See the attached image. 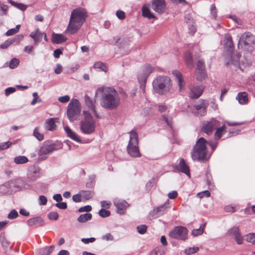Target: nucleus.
Here are the masks:
<instances>
[{"label":"nucleus","mask_w":255,"mask_h":255,"mask_svg":"<svg viewBox=\"0 0 255 255\" xmlns=\"http://www.w3.org/2000/svg\"><path fill=\"white\" fill-rule=\"evenodd\" d=\"M219 122L216 120L212 119L210 121H204L202 123V131L207 135L212 134L213 131L218 126Z\"/></svg>","instance_id":"f8f14e48"},{"label":"nucleus","mask_w":255,"mask_h":255,"mask_svg":"<svg viewBox=\"0 0 255 255\" xmlns=\"http://www.w3.org/2000/svg\"><path fill=\"white\" fill-rule=\"evenodd\" d=\"M209 105V104L207 100L200 99L194 107L197 111H203L206 112L207 108Z\"/></svg>","instance_id":"bb28decb"},{"label":"nucleus","mask_w":255,"mask_h":255,"mask_svg":"<svg viewBox=\"0 0 255 255\" xmlns=\"http://www.w3.org/2000/svg\"><path fill=\"white\" fill-rule=\"evenodd\" d=\"M62 147V144L59 141L52 143L50 141H47L44 142L40 147L38 152V155L39 156H41V158L42 160H45L47 158L46 155Z\"/></svg>","instance_id":"6e6552de"},{"label":"nucleus","mask_w":255,"mask_h":255,"mask_svg":"<svg viewBox=\"0 0 255 255\" xmlns=\"http://www.w3.org/2000/svg\"><path fill=\"white\" fill-rule=\"evenodd\" d=\"M69 120L71 122H74L83 118V113H67Z\"/></svg>","instance_id":"473e14b6"},{"label":"nucleus","mask_w":255,"mask_h":255,"mask_svg":"<svg viewBox=\"0 0 255 255\" xmlns=\"http://www.w3.org/2000/svg\"><path fill=\"white\" fill-rule=\"evenodd\" d=\"M0 242L1 245L4 250H6V249L7 248L9 245V243L8 242V241L5 239L4 237L1 238L0 239Z\"/></svg>","instance_id":"680f3d73"},{"label":"nucleus","mask_w":255,"mask_h":255,"mask_svg":"<svg viewBox=\"0 0 255 255\" xmlns=\"http://www.w3.org/2000/svg\"><path fill=\"white\" fill-rule=\"evenodd\" d=\"M85 103L89 110L91 112H96L95 108L96 100H92L88 95H86L84 96Z\"/></svg>","instance_id":"b1692460"},{"label":"nucleus","mask_w":255,"mask_h":255,"mask_svg":"<svg viewBox=\"0 0 255 255\" xmlns=\"http://www.w3.org/2000/svg\"><path fill=\"white\" fill-rule=\"evenodd\" d=\"M8 2L12 5L15 6V7L17 8L18 9H19L22 11L25 10L27 7V6L26 5H25V4L21 3H17L16 2H14V1H13L12 0H8Z\"/></svg>","instance_id":"ea45409f"},{"label":"nucleus","mask_w":255,"mask_h":255,"mask_svg":"<svg viewBox=\"0 0 255 255\" xmlns=\"http://www.w3.org/2000/svg\"><path fill=\"white\" fill-rule=\"evenodd\" d=\"M39 204L40 205H45L46 204L47 200L46 197L44 195H40L38 199Z\"/></svg>","instance_id":"052dcab7"},{"label":"nucleus","mask_w":255,"mask_h":255,"mask_svg":"<svg viewBox=\"0 0 255 255\" xmlns=\"http://www.w3.org/2000/svg\"><path fill=\"white\" fill-rule=\"evenodd\" d=\"M94 68L95 69H99L102 71L106 72L108 71V67L106 64L101 61L96 62L94 63Z\"/></svg>","instance_id":"58836bf2"},{"label":"nucleus","mask_w":255,"mask_h":255,"mask_svg":"<svg viewBox=\"0 0 255 255\" xmlns=\"http://www.w3.org/2000/svg\"><path fill=\"white\" fill-rule=\"evenodd\" d=\"M204 90L202 85H192L190 87V97L195 99L200 97Z\"/></svg>","instance_id":"dca6fc26"},{"label":"nucleus","mask_w":255,"mask_h":255,"mask_svg":"<svg viewBox=\"0 0 255 255\" xmlns=\"http://www.w3.org/2000/svg\"><path fill=\"white\" fill-rule=\"evenodd\" d=\"M111 214V212L109 210H106L104 209H101L99 211V215L103 218L109 217Z\"/></svg>","instance_id":"de8ad7c7"},{"label":"nucleus","mask_w":255,"mask_h":255,"mask_svg":"<svg viewBox=\"0 0 255 255\" xmlns=\"http://www.w3.org/2000/svg\"><path fill=\"white\" fill-rule=\"evenodd\" d=\"M210 196V193L208 190H205L203 192L197 193V196L200 198H202L204 197H209Z\"/></svg>","instance_id":"13d9d810"},{"label":"nucleus","mask_w":255,"mask_h":255,"mask_svg":"<svg viewBox=\"0 0 255 255\" xmlns=\"http://www.w3.org/2000/svg\"><path fill=\"white\" fill-rule=\"evenodd\" d=\"M246 241L248 242L251 243L253 244H255V234L252 233L246 236Z\"/></svg>","instance_id":"09e8293b"},{"label":"nucleus","mask_w":255,"mask_h":255,"mask_svg":"<svg viewBox=\"0 0 255 255\" xmlns=\"http://www.w3.org/2000/svg\"><path fill=\"white\" fill-rule=\"evenodd\" d=\"M58 100L59 102L65 103L68 102L70 100V97L68 95H65L59 97Z\"/></svg>","instance_id":"0e129e2a"},{"label":"nucleus","mask_w":255,"mask_h":255,"mask_svg":"<svg viewBox=\"0 0 255 255\" xmlns=\"http://www.w3.org/2000/svg\"><path fill=\"white\" fill-rule=\"evenodd\" d=\"M18 216L17 212L14 210L13 209L10 211L9 213L8 214L7 218L9 219H14L16 218Z\"/></svg>","instance_id":"603ef678"},{"label":"nucleus","mask_w":255,"mask_h":255,"mask_svg":"<svg viewBox=\"0 0 255 255\" xmlns=\"http://www.w3.org/2000/svg\"><path fill=\"white\" fill-rule=\"evenodd\" d=\"M255 43V37L250 33L242 34L238 41V46H241L245 50H249Z\"/></svg>","instance_id":"1a4fd4ad"},{"label":"nucleus","mask_w":255,"mask_h":255,"mask_svg":"<svg viewBox=\"0 0 255 255\" xmlns=\"http://www.w3.org/2000/svg\"><path fill=\"white\" fill-rule=\"evenodd\" d=\"M92 208L90 205H86L84 207H82L78 209V212H90L92 210Z\"/></svg>","instance_id":"e2e57ef3"},{"label":"nucleus","mask_w":255,"mask_h":255,"mask_svg":"<svg viewBox=\"0 0 255 255\" xmlns=\"http://www.w3.org/2000/svg\"><path fill=\"white\" fill-rule=\"evenodd\" d=\"M185 61L186 65L189 68H192L193 67V58L191 53L188 52L185 54Z\"/></svg>","instance_id":"72a5a7b5"},{"label":"nucleus","mask_w":255,"mask_h":255,"mask_svg":"<svg viewBox=\"0 0 255 255\" xmlns=\"http://www.w3.org/2000/svg\"><path fill=\"white\" fill-rule=\"evenodd\" d=\"M172 73L177 80V84L179 87V91H181L184 87L182 75L181 73L178 70L173 71Z\"/></svg>","instance_id":"c85d7f7f"},{"label":"nucleus","mask_w":255,"mask_h":255,"mask_svg":"<svg viewBox=\"0 0 255 255\" xmlns=\"http://www.w3.org/2000/svg\"><path fill=\"white\" fill-rule=\"evenodd\" d=\"M81 104L76 99H72L68 104L67 112H81Z\"/></svg>","instance_id":"6ab92c4d"},{"label":"nucleus","mask_w":255,"mask_h":255,"mask_svg":"<svg viewBox=\"0 0 255 255\" xmlns=\"http://www.w3.org/2000/svg\"><path fill=\"white\" fill-rule=\"evenodd\" d=\"M116 15L120 20H123L126 17L125 12L121 10H118L116 11Z\"/></svg>","instance_id":"bf43d9fd"},{"label":"nucleus","mask_w":255,"mask_h":255,"mask_svg":"<svg viewBox=\"0 0 255 255\" xmlns=\"http://www.w3.org/2000/svg\"><path fill=\"white\" fill-rule=\"evenodd\" d=\"M198 251H199L198 247L189 248V249L185 250V253L187 255H190L192 254L196 253Z\"/></svg>","instance_id":"3c124183"},{"label":"nucleus","mask_w":255,"mask_h":255,"mask_svg":"<svg viewBox=\"0 0 255 255\" xmlns=\"http://www.w3.org/2000/svg\"><path fill=\"white\" fill-rule=\"evenodd\" d=\"M95 240V238L93 237L90 238H82L81 239V241L85 244H87L90 243H93Z\"/></svg>","instance_id":"774afa93"},{"label":"nucleus","mask_w":255,"mask_h":255,"mask_svg":"<svg viewBox=\"0 0 255 255\" xmlns=\"http://www.w3.org/2000/svg\"><path fill=\"white\" fill-rule=\"evenodd\" d=\"M33 134L39 141L43 139L44 135L39 132L38 128H35Z\"/></svg>","instance_id":"a18cd8bd"},{"label":"nucleus","mask_w":255,"mask_h":255,"mask_svg":"<svg viewBox=\"0 0 255 255\" xmlns=\"http://www.w3.org/2000/svg\"><path fill=\"white\" fill-rule=\"evenodd\" d=\"M188 28H189V32L190 35H193L196 31V26L195 24V22L194 21H193L192 24H188Z\"/></svg>","instance_id":"49530a36"},{"label":"nucleus","mask_w":255,"mask_h":255,"mask_svg":"<svg viewBox=\"0 0 255 255\" xmlns=\"http://www.w3.org/2000/svg\"><path fill=\"white\" fill-rule=\"evenodd\" d=\"M83 199L87 200L91 199L94 196V192L91 191L82 190L80 192Z\"/></svg>","instance_id":"e433bc0d"},{"label":"nucleus","mask_w":255,"mask_h":255,"mask_svg":"<svg viewBox=\"0 0 255 255\" xmlns=\"http://www.w3.org/2000/svg\"><path fill=\"white\" fill-rule=\"evenodd\" d=\"M67 37L62 34L53 33L51 37V42L54 44H60L67 40Z\"/></svg>","instance_id":"412c9836"},{"label":"nucleus","mask_w":255,"mask_h":255,"mask_svg":"<svg viewBox=\"0 0 255 255\" xmlns=\"http://www.w3.org/2000/svg\"><path fill=\"white\" fill-rule=\"evenodd\" d=\"M216 131L215 133V136L216 139H220L223 135L224 132L225 131L226 126L225 125L220 128H217Z\"/></svg>","instance_id":"4c0bfd02"},{"label":"nucleus","mask_w":255,"mask_h":255,"mask_svg":"<svg viewBox=\"0 0 255 255\" xmlns=\"http://www.w3.org/2000/svg\"><path fill=\"white\" fill-rule=\"evenodd\" d=\"M98 92L101 94L100 104L103 108L108 110H113L119 105L120 98L118 93L114 88H99L96 92L95 97H97Z\"/></svg>","instance_id":"f257e3e1"},{"label":"nucleus","mask_w":255,"mask_h":255,"mask_svg":"<svg viewBox=\"0 0 255 255\" xmlns=\"http://www.w3.org/2000/svg\"><path fill=\"white\" fill-rule=\"evenodd\" d=\"M44 32H41L39 29L37 28L36 30L35 38L34 40V43L37 44L39 42L41 41Z\"/></svg>","instance_id":"79ce46f5"},{"label":"nucleus","mask_w":255,"mask_h":255,"mask_svg":"<svg viewBox=\"0 0 255 255\" xmlns=\"http://www.w3.org/2000/svg\"><path fill=\"white\" fill-rule=\"evenodd\" d=\"M172 73L177 80V84L179 87V91H181L184 87L182 75L181 73L178 70L173 71Z\"/></svg>","instance_id":"cd10ccee"},{"label":"nucleus","mask_w":255,"mask_h":255,"mask_svg":"<svg viewBox=\"0 0 255 255\" xmlns=\"http://www.w3.org/2000/svg\"><path fill=\"white\" fill-rule=\"evenodd\" d=\"M23 39V36L21 34H18L15 36L14 37L8 39L4 43L0 45V48L1 49H6L9 45L14 42L19 43Z\"/></svg>","instance_id":"aec40b11"},{"label":"nucleus","mask_w":255,"mask_h":255,"mask_svg":"<svg viewBox=\"0 0 255 255\" xmlns=\"http://www.w3.org/2000/svg\"><path fill=\"white\" fill-rule=\"evenodd\" d=\"M152 85L155 91L162 95L168 93L172 87L170 79L165 76L157 77L154 80Z\"/></svg>","instance_id":"39448f33"},{"label":"nucleus","mask_w":255,"mask_h":255,"mask_svg":"<svg viewBox=\"0 0 255 255\" xmlns=\"http://www.w3.org/2000/svg\"><path fill=\"white\" fill-rule=\"evenodd\" d=\"M196 78L200 81L205 79L207 77L205 65L204 61L202 59H199L196 63Z\"/></svg>","instance_id":"ddd939ff"},{"label":"nucleus","mask_w":255,"mask_h":255,"mask_svg":"<svg viewBox=\"0 0 255 255\" xmlns=\"http://www.w3.org/2000/svg\"><path fill=\"white\" fill-rule=\"evenodd\" d=\"M92 215L91 213H87L81 215L77 219V221L80 223H85L92 219Z\"/></svg>","instance_id":"f704fd0d"},{"label":"nucleus","mask_w":255,"mask_h":255,"mask_svg":"<svg viewBox=\"0 0 255 255\" xmlns=\"http://www.w3.org/2000/svg\"><path fill=\"white\" fill-rule=\"evenodd\" d=\"M102 240H106V241H113L114 240V237L110 233H107L105 234V235L103 236Z\"/></svg>","instance_id":"338daca9"},{"label":"nucleus","mask_w":255,"mask_h":255,"mask_svg":"<svg viewBox=\"0 0 255 255\" xmlns=\"http://www.w3.org/2000/svg\"><path fill=\"white\" fill-rule=\"evenodd\" d=\"M210 13L212 15L213 18L216 19L217 16V9L214 4H212L210 6Z\"/></svg>","instance_id":"6e6d98bb"},{"label":"nucleus","mask_w":255,"mask_h":255,"mask_svg":"<svg viewBox=\"0 0 255 255\" xmlns=\"http://www.w3.org/2000/svg\"><path fill=\"white\" fill-rule=\"evenodd\" d=\"M236 99L241 104H247L248 102V94L246 92H240L238 93Z\"/></svg>","instance_id":"2f4dec72"},{"label":"nucleus","mask_w":255,"mask_h":255,"mask_svg":"<svg viewBox=\"0 0 255 255\" xmlns=\"http://www.w3.org/2000/svg\"><path fill=\"white\" fill-rule=\"evenodd\" d=\"M58 121L57 118H50L47 120L45 124V129L50 131L55 130L56 128L55 123L58 122Z\"/></svg>","instance_id":"393cba45"},{"label":"nucleus","mask_w":255,"mask_h":255,"mask_svg":"<svg viewBox=\"0 0 255 255\" xmlns=\"http://www.w3.org/2000/svg\"><path fill=\"white\" fill-rule=\"evenodd\" d=\"M175 167L179 171L185 173L189 177L190 176L189 167L183 158L180 159L179 163Z\"/></svg>","instance_id":"a211bd4d"},{"label":"nucleus","mask_w":255,"mask_h":255,"mask_svg":"<svg viewBox=\"0 0 255 255\" xmlns=\"http://www.w3.org/2000/svg\"><path fill=\"white\" fill-rule=\"evenodd\" d=\"M227 234L234 238L238 245H241L243 243V237L241 234L239 227H233L228 230Z\"/></svg>","instance_id":"2eb2a0df"},{"label":"nucleus","mask_w":255,"mask_h":255,"mask_svg":"<svg viewBox=\"0 0 255 255\" xmlns=\"http://www.w3.org/2000/svg\"><path fill=\"white\" fill-rule=\"evenodd\" d=\"M129 134L130 135L129 140L127 146V151L128 154L132 157H138L141 156L139 148L137 132L134 130H131Z\"/></svg>","instance_id":"0eeeda50"},{"label":"nucleus","mask_w":255,"mask_h":255,"mask_svg":"<svg viewBox=\"0 0 255 255\" xmlns=\"http://www.w3.org/2000/svg\"><path fill=\"white\" fill-rule=\"evenodd\" d=\"M83 118L80 122V130L86 134L94 132L96 128V122L90 113H83Z\"/></svg>","instance_id":"423d86ee"},{"label":"nucleus","mask_w":255,"mask_h":255,"mask_svg":"<svg viewBox=\"0 0 255 255\" xmlns=\"http://www.w3.org/2000/svg\"><path fill=\"white\" fill-rule=\"evenodd\" d=\"M206 142L203 137H200L197 140L191 152L193 160L204 162L208 160L209 157L207 156Z\"/></svg>","instance_id":"20e7f679"},{"label":"nucleus","mask_w":255,"mask_h":255,"mask_svg":"<svg viewBox=\"0 0 255 255\" xmlns=\"http://www.w3.org/2000/svg\"><path fill=\"white\" fill-rule=\"evenodd\" d=\"M28 161V158L23 155L16 156L14 158V162L16 164H21L27 163Z\"/></svg>","instance_id":"c9c22d12"},{"label":"nucleus","mask_w":255,"mask_h":255,"mask_svg":"<svg viewBox=\"0 0 255 255\" xmlns=\"http://www.w3.org/2000/svg\"><path fill=\"white\" fill-rule=\"evenodd\" d=\"M87 16V13L84 8L78 7L74 9L71 12L67 28L68 32L70 34L75 33L85 21Z\"/></svg>","instance_id":"f03ea898"},{"label":"nucleus","mask_w":255,"mask_h":255,"mask_svg":"<svg viewBox=\"0 0 255 255\" xmlns=\"http://www.w3.org/2000/svg\"><path fill=\"white\" fill-rule=\"evenodd\" d=\"M40 169L38 167L34 166L29 171L27 176L31 180L34 181L39 177Z\"/></svg>","instance_id":"5701e85b"},{"label":"nucleus","mask_w":255,"mask_h":255,"mask_svg":"<svg viewBox=\"0 0 255 255\" xmlns=\"http://www.w3.org/2000/svg\"><path fill=\"white\" fill-rule=\"evenodd\" d=\"M188 230L182 226L175 227L169 233V237L171 238L185 241L187 239Z\"/></svg>","instance_id":"9b49d317"},{"label":"nucleus","mask_w":255,"mask_h":255,"mask_svg":"<svg viewBox=\"0 0 255 255\" xmlns=\"http://www.w3.org/2000/svg\"><path fill=\"white\" fill-rule=\"evenodd\" d=\"M205 225L206 224L204 223L202 225H201L199 229L193 230L192 235L195 237L202 235L204 232Z\"/></svg>","instance_id":"a19ab883"},{"label":"nucleus","mask_w":255,"mask_h":255,"mask_svg":"<svg viewBox=\"0 0 255 255\" xmlns=\"http://www.w3.org/2000/svg\"><path fill=\"white\" fill-rule=\"evenodd\" d=\"M150 7L156 12L162 14L165 10V0H151Z\"/></svg>","instance_id":"4468645a"},{"label":"nucleus","mask_w":255,"mask_h":255,"mask_svg":"<svg viewBox=\"0 0 255 255\" xmlns=\"http://www.w3.org/2000/svg\"><path fill=\"white\" fill-rule=\"evenodd\" d=\"M55 248L54 246H51L41 250V255H50Z\"/></svg>","instance_id":"c03bdc74"},{"label":"nucleus","mask_w":255,"mask_h":255,"mask_svg":"<svg viewBox=\"0 0 255 255\" xmlns=\"http://www.w3.org/2000/svg\"><path fill=\"white\" fill-rule=\"evenodd\" d=\"M155 107L157 108L159 112H164L167 110L169 111L168 107L164 104L156 105Z\"/></svg>","instance_id":"4d7b16f0"},{"label":"nucleus","mask_w":255,"mask_h":255,"mask_svg":"<svg viewBox=\"0 0 255 255\" xmlns=\"http://www.w3.org/2000/svg\"><path fill=\"white\" fill-rule=\"evenodd\" d=\"M47 216L48 218L51 220H57L59 217L58 214L56 212L49 213Z\"/></svg>","instance_id":"5fc2aeb1"},{"label":"nucleus","mask_w":255,"mask_h":255,"mask_svg":"<svg viewBox=\"0 0 255 255\" xmlns=\"http://www.w3.org/2000/svg\"><path fill=\"white\" fill-rule=\"evenodd\" d=\"M147 228V226L144 225H140L136 227L138 233L142 235L146 233Z\"/></svg>","instance_id":"8fccbe9b"},{"label":"nucleus","mask_w":255,"mask_h":255,"mask_svg":"<svg viewBox=\"0 0 255 255\" xmlns=\"http://www.w3.org/2000/svg\"><path fill=\"white\" fill-rule=\"evenodd\" d=\"M19 60L16 58H12L9 62V67L10 69H14L19 65Z\"/></svg>","instance_id":"37998d69"},{"label":"nucleus","mask_w":255,"mask_h":255,"mask_svg":"<svg viewBox=\"0 0 255 255\" xmlns=\"http://www.w3.org/2000/svg\"><path fill=\"white\" fill-rule=\"evenodd\" d=\"M142 15L143 17H147L148 19H157L156 17L150 11L149 8L145 4L142 6Z\"/></svg>","instance_id":"7c9ffc66"},{"label":"nucleus","mask_w":255,"mask_h":255,"mask_svg":"<svg viewBox=\"0 0 255 255\" xmlns=\"http://www.w3.org/2000/svg\"><path fill=\"white\" fill-rule=\"evenodd\" d=\"M44 224V221L40 217H36L27 220V225L29 226H42Z\"/></svg>","instance_id":"a878e982"},{"label":"nucleus","mask_w":255,"mask_h":255,"mask_svg":"<svg viewBox=\"0 0 255 255\" xmlns=\"http://www.w3.org/2000/svg\"><path fill=\"white\" fill-rule=\"evenodd\" d=\"M11 142L7 141L4 142L0 143V150L7 149L11 145Z\"/></svg>","instance_id":"864d4df0"},{"label":"nucleus","mask_w":255,"mask_h":255,"mask_svg":"<svg viewBox=\"0 0 255 255\" xmlns=\"http://www.w3.org/2000/svg\"><path fill=\"white\" fill-rule=\"evenodd\" d=\"M153 68L148 64H146L143 67V70L141 72H139L137 75V79L140 84V88L143 92H145V84L147 79L149 75L152 73Z\"/></svg>","instance_id":"9d476101"},{"label":"nucleus","mask_w":255,"mask_h":255,"mask_svg":"<svg viewBox=\"0 0 255 255\" xmlns=\"http://www.w3.org/2000/svg\"><path fill=\"white\" fill-rule=\"evenodd\" d=\"M165 211L166 208L165 206H161L152 210L150 212V215L153 218H157L165 214Z\"/></svg>","instance_id":"4be33fe9"},{"label":"nucleus","mask_w":255,"mask_h":255,"mask_svg":"<svg viewBox=\"0 0 255 255\" xmlns=\"http://www.w3.org/2000/svg\"><path fill=\"white\" fill-rule=\"evenodd\" d=\"M64 130H65V132L67 134V135L69 137L71 138L72 139H73V140L76 141L77 142L81 141V140L79 138V137H78V136L77 135V134L75 132L72 131L69 127H68V126L65 127Z\"/></svg>","instance_id":"c756f323"},{"label":"nucleus","mask_w":255,"mask_h":255,"mask_svg":"<svg viewBox=\"0 0 255 255\" xmlns=\"http://www.w3.org/2000/svg\"><path fill=\"white\" fill-rule=\"evenodd\" d=\"M114 204L117 208V212L120 215L124 214L129 206V204L126 201L119 199H115Z\"/></svg>","instance_id":"f3484780"},{"label":"nucleus","mask_w":255,"mask_h":255,"mask_svg":"<svg viewBox=\"0 0 255 255\" xmlns=\"http://www.w3.org/2000/svg\"><path fill=\"white\" fill-rule=\"evenodd\" d=\"M234 45L231 35L227 34L225 35V43L224 44V56L226 61V65L236 64L240 59V54L233 55Z\"/></svg>","instance_id":"7ed1b4c3"},{"label":"nucleus","mask_w":255,"mask_h":255,"mask_svg":"<svg viewBox=\"0 0 255 255\" xmlns=\"http://www.w3.org/2000/svg\"><path fill=\"white\" fill-rule=\"evenodd\" d=\"M16 91V88L14 87H8L5 90V95L8 96L10 94L13 93Z\"/></svg>","instance_id":"69168bd1"}]
</instances>
